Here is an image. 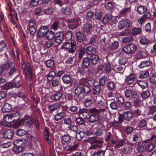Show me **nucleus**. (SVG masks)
Segmentation results:
<instances>
[{
    "instance_id": "nucleus-1",
    "label": "nucleus",
    "mask_w": 156,
    "mask_h": 156,
    "mask_svg": "<svg viewBox=\"0 0 156 156\" xmlns=\"http://www.w3.org/2000/svg\"><path fill=\"white\" fill-rule=\"evenodd\" d=\"M76 43L73 40L66 42L61 47L65 49L68 52L73 53L76 50Z\"/></svg>"
},
{
    "instance_id": "nucleus-2",
    "label": "nucleus",
    "mask_w": 156,
    "mask_h": 156,
    "mask_svg": "<svg viewBox=\"0 0 156 156\" xmlns=\"http://www.w3.org/2000/svg\"><path fill=\"white\" fill-rule=\"evenodd\" d=\"M20 116V113L18 112H17L6 115L4 117L3 119L6 122L11 123L18 119Z\"/></svg>"
},
{
    "instance_id": "nucleus-3",
    "label": "nucleus",
    "mask_w": 156,
    "mask_h": 156,
    "mask_svg": "<svg viewBox=\"0 0 156 156\" xmlns=\"http://www.w3.org/2000/svg\"><path fill=\"white\" fill-rule=\"evenodd\" d=\"M22 67L23 69V73L25 75L28 76L30 79H32V75L31 72V68L29 63L24 62L23 63Z\"/></svg>"
},
{
    "instance_id": "nucleus-4",
    "label": "nucleus",
    "mask_w": 156,
    "mask_h": 156,
    "mask_svg": "<svg viewBox=\"0 0 156 156\" xmlns=\"http://www.w3.org/2000/svg\"><path fill=\"white\" fill-rule=\"evenodd\" d=\"M137 47L135 44L130 43L126 45L122 48V51L126 54H131L136 51Z\"/></svg>"
},
{
    "instance_id": "nucleus-5",
    "label": "nucleus",
    "mask_w": 156,
    "mask_h": 156,
    "mask_svg": "<svg viewBox=\"0 0 156 156\" xmlns=\"http://www.w3.org/2000/svg\"><path fill=\"white\" fill-rule=\"evenodd\" d=\"M118 25L119 29H122L131 27L132 25V23L131 21L128 19H124L120 20Z\"/></svg>"
},
{
    "instance_id": "nucleus-6",
    "label": "nucleus",
    "mask_w": 156,
    "mask_h": 156,
    "mask_svg": "<svg viewBox=\"0 0 156 156\" xmlns=\"http://www.w3.org/2000/svg\"><path fill=\"white\" fill-rule=\"evenodd\" d=\"M98 107L100 108L99 109L94 108L91 109V112H97L98 113H100L104 112L105 111L106 106L105 103L102 101H99L98 103Z\"/></svg>"
},
{
    "instance_id": "nucleus-7",
    "label": "nucleus",
    "mask_w": 156,
    "mask_h": 156,
    "mask_svg": "<svg viewBox=\"0 0 156 156\" xmlns=\"http://www.w3.org/2000/svg\"><path fill=\"white\" fill-rule=\"evenodd\" d=\"M48 30V26H41L37 31V36L40 37H43L45 36Z\"/></svg>"
},
{
    "instance_id": "nucleus-8",
    "label": "nucleus",
    "mask_w": 156,
    "mask_h": 156,
    "mask_svg": "<svg viewBox=\"0 0 156 156\" xmlns=\"http://www.w3.org/2000/svg\"><path fill=\"white\" fill-rule=\"evenodd\" d=\"M137 76L135 74L132 73L126 76L125 79V82L128 85L132 84L137 79Z\"/></svg>"
},
{
    "instance_id": "nucleus-9",
    "label": "nucleus",
    "mask_w": 156,
    "mask_h": 156,
    "mask_svg": "<svg viewBox=\"0 0 156 156\" xmlns=\"http://www.w3.org/2000/svg\"><path fill=\"white\" fill-rule=\"evenodd\" d=\"M50 98L53 101H62L65 99V96L62 93L58 92L51 96Z\"/></svg>"
},
{
    "instance_id": "nucleus-10",
    "label": "nucleus",
    "mask_w": 156,
    "mask_h": 156,
    "mask_svg": "<svg viewBox=\"0 0 156 156\" xmlns=\"http://www.w3.org/2000/svg\"><path fill=\"white\" fill-rule=\"evenodd\" d=\"M148 54L145 49H143L138 51L135 55V58L139 60L146 58Z\"/></svg>"
},
{
    "instance_id": "nucleus-11",
    "label": "nucleus",
    "mask_w": 156,
    "mask_h": 156,
    "mask_svg": "<svg viewBox=\"0 0 156 156\" xmlns=\"http://www.w3.org/2000/svg\"><path fill=\"white\" fill-rule=\"evenodd\" d=\"M89 112L90 114L89 117V121L91 122H94L97 121L99 119V116L98 115L100 113H98L97 112H91V109L89 110Z\"/></svg>"
},
{
    "instance_id": "nucleus-12",
    "label": "nucleus",
    "mask_w": 156,
    "mask_h": 156,
    "mask_svg": "<svg viewBox=\"0 0 156 156\" xmlns=\"http://www.w3.org/2000/svg\"><path fill=\"white\" fill-rule=\"evenodd\" d=\"M125 94L126 97L129 98H136L138 95L136 92L130 88L126 90L125 91Z\"/></svg>"
},
{
    "instance_id": "nucleus-13",
    "label": "nucleus",
    "mask_w": 156,
    "mask_h": 156,
    "mask_svg": "<svg viewBox=\"0 0 156 156\" xmlns=\"http://www.w3.org/2000/svg\"><path fill=\"white\" fill-rule=\"evenodd\" d=\"M124 142L125 140L124 139H120L119 141L116 138H113L111 140V143L112 144H115L118 143L115 146V147L116 148H119L123 146L124 144Z\"/></svg>"
},
{
    "instance_id": "nucleus-14",
    "label": "nucleus",
    "mask_w": 156,
    "mask_h": 156,
    "mask_svg": "<svg viewBox=\"0 0 156 156\" xmlns=\"http://www.w3.org/2000/svg\"><path fill=\"white\" fill-rule=\"evenodd\" d=\"M113 20L112 22L114 23H116V19L113 17L112 15H106L104 16L102 20V22L103 23L106 24L108 23H110L112 20Z\"/></svg>"
},
{
    "instance_id": "nucleus-15",
    "label": "nucleus",
    "mask_w": 156,
    "mask_h": 156,
    "mask_svg": "<svg viewBox=\"0 0 156 156\" xmlns=\"http://www.w3.org/2000/svg\"><path fill=\"white\" fill-rule=\"evenodd\" d=\"M60 107V104L58 103H56L48 105L47 108L50 112H52L59 109Z\"/></svg>"
},
{
    "instance_id": "nucleus-16",
    "label": "nucleus",
    "mask_w": 156,
    "mask_h": 156,
    "mask_svg": "<svg viewBox=\"0 0 156 156\" xmlns=\"http://www.w3.org/2000/svg\"><path fill=\"white\" fill-rule=\"evenodd\" d=\"M64 39V35L62 32L57 33L55 35V41L57 43H61L63 41Z\"/></svg>"
},
{
    "instance_id": "nucleus-17",
    "label": "nucleus",
    "mask_w": 156,
    "mask_h": 156,
    "mask_svg": "<svg viewBox=\"0 0 156 156\" xmlns=\"http://www.w3.org/2000/svg\"><path fill=\"white\" fill-rule=\"evenodd\" d=\"M79 146L78 144H76L73 145H68L66 146L64 148L65 151H73L78 148Z\"/></svg>"
},
{
    "instance_id": "nucleus-18",
    "label": "nucleus",
    "mask_w": 156,
    "mask_h": 156,
    "mask_svg": "<svg viewBox=\"0 0 156 156\" xmlns=\"http://www.w3.org/2000/svg\"><path fill=\"white\" fill-rule=\"evenodd\" d=\"M22 122L24 125L30 126L33 122V120L32 118L30 117L24 118L22 120Z\"/></svg>"
},
{
    "instance_id": "nucleus-19",
    "label": "nucleus",
    "mask_w": 156,
    "mask_h": 156,
    "mask_svg": "<svg viewBox=\"0 0 156 156\" xmlns=\"http://www.w3.org/2000/svg\"><path fill=\"white\" fill-rule=\"evenodd\" d=\"M92 27L93 25L92 23H87L84 26L83 31L84 33H86L87 34H88L90 33Z\"/></svg>"
},
{
    "instance_id": "nucleus-20",
    "label": "nucleus",
    "mask_w": 156,
    "mask_h": 156,
    "mask_svg": "<svg viewBox=\"0 0 156 156\" xmlns=\"http://www.w3.org/2000/svg\"><path fill=\"white\" fill-rule=\"evenodd\" d=\"M16 84L10 82L5 83L4 85V88L5 89H9L13 87H16L18 88L20 86V84H19L18 85H16Z\"/></svg>"
},
{
    "instance_id": "nucleus-21",
    "label": "nucleus",
    "mask_w": 156,
    "mask_h": 156,
    "mask_svg": "<svg viewBox=\"0 0 156 156\" xmlns=\"http://www.w3.org/2000/svg\"><path fill=\"white\" fill-rule=\"evenodd\" d=\"M12 109V105L8 103H5L2 108V111L4 113L9 112Z\"/></svg>"
},
{
    "instance_id": "nucleus-22",
    "label": "nucleus",
    "mask_w": 156,
    "mask_h": 156,
    "mask_svg": "<svg viewBox=\"0 0 156 156\" xmlns=\"http://www.w3.org/2000/svg\"><path fill=\"white\" fill-rule=\"evenodd\" d=\"M66 116V113L64 112H61L57 114L54 116V119L56 121L61 120Z\"/></svg>"
},
{
    "instance_id": "nucleus-23",
    "label": "nucleus",
    "mask_w": 156,
    "mask_h": 156,
    "mask_svg": "<svg viewBox=\"0 0 156 156\" xmlns=\"http://www.w3.org/2000/svg\"><path fill=\"white\" fill-rule=\"evenodd\" d=\"M151 16V14L150 12H147L138 19V22L139 23L142 24L146 18H149Z\"/></svg>"
},
{
    "instance_id": "nucleus-24",
    "label": "nucleus",
    "mask_w": 156,
    "mask_h": 156,
    "mask_svg": "<svg viewBox=\"0 0 156 156\" xmlns=\"http://www.w3.org/2000/svg\"><path fill=\"white\" fill-rule=\"evenodd\" d=\"M13 135V130L12 129H8L4 133L3 136L4 138L10 139L12 137Z\"/></svg>"
},
{
    "instance_id": "nucleus-25",
    "label": "nucleus",
    "mask_w": 156,
    "mask_h": 156,
    "mask_svg": "<svg viewBox=\"0 0 156 156\" xmlns=\"http://www.w3.org/2000/svg\"><path fill=\"white\" fill-rule=\"evenodd\" d=\"M62 80L64 83L68 84L70 83L71 78L69 75L65 74L62 76Z\"/></svg>"
},
{
    "instance_id": "nucleus-26",
    "label": "nucleus",
    "mask_w": 156,
    "mask_h": 156,
    "mask_svg": "<svg viewBox=\"0 0 156 156\" xmlns=\"http://www.w3.org/2000/svg\"><path fill=\"white\" fill-rule=\"evenodd\" d=\"M155 147V145L153 143H150L146 144L145 146V151L147 152H150L153 151Z\"/></svg>"
},
{
    "instance_id": "nucleus-27",
    "label": "nucleus",
    "mask_w": 156,
    "mask_h": 156,
    "mask_svg": "<svg viewBox=\"0 0 156 156\" xmlns=\"http://www.w3.org/2000/svg\"><path fill=\"white\" fill-rule=\"evenodd\" d=\"M76 39L79 42H82L85 39L84 35L80 32H77L76 33Z\"/></svg>"
},
{
    "instance_id": "nucleus-28",
    "label": "nucleus",
    "mask_w": 156,
    "mask_h": 156,
    "mask_svg": "<svg viewBox=\"0 0 156 156\" xmlns=\"http://www.w3.org/2000/svg\"><path fill=\"white\" fill-rule=\"evenodd\" d=\"M86 51L89 55L94 54L96 53V49L94 47L90 46L87 48Z\"/></svg>"
},
{
    "instance_id": "nucleus-29",
    "label": "nucleus",
    "mask_w": 156,
    "mask_h": 156,
    "mask_svg": "<svg viewBox=\"0 0 156 156\" xmlns=\"http://www.w3.org/2000/svg\"><path fill=\"white\" fill-rule=\"evenodd\" d=\"M107 104H110V108L112 109H116L117 108V105L116 102L113 99L108 100L107 101Z\"/></svg>"
},
{
    "instance_id": "nucleus-30",
    "label": "nucleus",
    "mask_w": 156,
    "mask_h": 156,
    "mask_svg": "<svg viewBox=\"0 0 156 156\" xmlns=\"http://www.w3.org/2000/svg\"><path fill=\"white\" fill-rule=\"evenodd\" d=\"M90 62L93 65L97 64L99 61V57L97 55H92L90 58Z\"/></svg>"
},
{
    "instance_id": "nucleus-31",
    "label": "nucleus",
    "mask_w": 156,
    "mask_h": 156,
    "mask_svg": "<svg viewBox=\"0 0 156 156\" xmlns=\"http://www.w3.org/2000/svg\"><path fill=\"white\" fill-rule=\"evenodd\" d=\"M43 134L45 138L48 143L50 144H51V141L49 139V129L48 128H46L43 131Z\"/></svg>"
},
{
    "instance_id": "nucleus-32",
    "label": "nucleus",
    "mask_w": 156,
    "mask_h": 156,
    "mask_svg": "<svg viewBox=\"0 0 156 156\" xmlns=\"http://www.w3.org/2000/svg\"><path fill=\"white\" fill-rule=\"evenodd\" d=\"M82 66L83 68H87L90 65V60L87 57L84 58L82 60Z\"/></svg>"
},
{
    "instance_id": "nucleus-33",
    "label": "nucleus",
    "mask_w": 156,
    "mask_h": 156,
    "mask_svg": "<svg viewBox=\"0 0 156 156\" xmlns=\"http://www.w3.org/2000/svg\"><path fill=\"white\" fill-rule=\"evenodd\" d=\"M62 10L63 13L66 15H69L72 13V9L68 6L62 8Z\"/></svg>"
},
{
    "instance_id": "nucleus-34",
    "label": "nucleus",
    "mask_w": 156,
    "mask_h": 156,
    "mask_svg": "<svg viewBox=\"0 0 156 156\" xmlns=\"http://www.w3.org/2000/svg\"><path fill=\"white\" fill-rule=\"evenodd\" d=\"M133 113L129 111L125 112L124 114V118L126 120H129L133 117Z\"/></svg>"
},
{
    "instance_id": "nucleus-35",
    "label": "nucleus",
    "mask_w": 156,
    "mask_h": 156,
    "mask_svg": "<svg viewBox=\"0 0 156 156\" xmlns=\"http://www.w3.org/2000/svg\"><path fill=\"white\" fill-rule=\"evenodd\" d=\"M45 36L47 39L49 40H51L55 37L54 33L52 30H48Z\"/></svg>"
},
{
    "instance_id": "nucleus-36",
    "label": "nucleus",
    "mask_w": 156,
    "mask_h": 156,
    "mask_svg": "<svg viewBox=\"0 0 156 156\" xmlns=\"http://www.w3.org/2000/svg\"><path fill=\"white\" fill-rule=\"evenodd\" d=\"M136 84H137L142 89H146L148 87L147 83L146 82L139 81L136 82Z\"/></svg>"
},
{
    "instance_id": "nucleus-37",
    "label": "nucleus",
    "mask_w": 156,
    "mask_h": 156,
    "mask_svg": "<svg viewBox=\"0 0 156 156\" xmlns=\"http://www.w3.org/2000/svg\"><path fill=\"white\" fill-rule=\"evenodd\" d=\"M141 32V29L140 28H134L132 30L131 34L133 35H136Z\"/></svg>"
},
{
    "instance_id": "nucleus-38",
    "label": "nucleus",
    "mask_w": 156,
    "mask_h": 156,
    "mask_svg": "<svg viewBox=\"0 0 156 156\" xmlns=\"http://www.w3.org/2000/svg\"><path fill=\"white\" fill-rule=\"evenodd\" d=\"M88 140L90 143L101 144L102 142L101 141L98 140L96 137H90L88 139Z\"/></svg>"
},
{
    "instance_id": "nucleus-39",
    "label": "nucleus",
    "mask_w": 156,
    "mask_h": 156,
    "mask_svg": "<svg viewBox=\"0 0 156 156\" xmlns=\"http://www.w3.org/2000/svg\"><path fill=\"white\" fill-rule=\"evenodd\" d=\"M137 10L139 13L142 14L147 10V8L144 6H140L137 8Z\"/></svg>"
},
{
    "instance_id": "nucleus-40",
    "label": "nucleus",
    "mask_w": 156,
    "mask_h": 156,
    "mask_svg": "<svg viewBox=\"0 0 156 156\" xmlns=\"http://www.w3.org/2000/svg\"><path fill=\"white\" fill-rule=\"evenodd\" d=\"M23 150V147L21 146L14 147L13 149V151L16 153H18L22 152Z\"/></svg>"
},
{
    "instance_id": "nucleus-41",
    "label": "nucleus",
    "mask_w": 156,
    "mask_h": 156,
    "mask_svg": "<svg viewBox=\"0 0 156 156\" xmlns=\"http://www.w3.org/2000/svg\"><path fill=\"white\" fill-rule=\"evenodd\" d=\"M93 93L94 94L98 95L101 91V86L99 85H95L93 88Z\"/></svg>"
},
{
    "instance_id": "nucleus-42",
    "label": "nucleus",
    "mask_w": 156,
    "mask_h": 156,
    "mask_svg": "<svg viewBox=\"0 0 156 156\" xmlns=\"http://www.w3.org/2000/svg\"><path fill=\"white\" fill-rule=\"evenodd\" d=\"M150 42V40L145 37H142L139 41L140 43L142 44L145 45L148 44Z\"/></svg>"
},
{
    "instance_id": "nucleus-43",
    "label": "nucleus",
    "mask_w": 156,
    "mask_h": 156,
    "mask_svg": "<svg viewBox=\"0 0 156 156\" xmlns=\"http://www.w3.org/2000/svg\"><path fill=\"white\" fill-rule=\"evenodd\" d=\"M128 61V58L126 57H122L120 58L118 61V63L119 65H124Z\"/></svg>"
},
{
    "instance_id": "nucleus-44",
    "label": "nucleus",
    "mask_w": 156,
    "mask_h": 156,
    "mask_svg": "<svg viewBox=\"0 0 156 156\" xmlns=\"http://www.w3.org/2000/svg\"><path fill=\"white\" fill-rule=\"evenodd\" d=\"M72 137L68 135H65L62 137V140L67 143L70 142Z\"/></svg>"
},
{
    "instance_id": "nucleus-45",
    "label": "nucleus",
    "mask_w": 156,
    "mask_h": 156,
    "mask_svg": "<svg viewBox=\"0 0 156 156\" xmlns=\"http://www.w3.org/2000/svg\"><path fill=\"white\" fill-rule=\"evenodd\" d=\"M151 63V62L149 61L143 62L139 66V67L140 68H142L145 67H148L150 65Z\"/></svg>"
},
{
    "instance_id": "nucleus-46",
    "label": "nucleus",
    "mask_w": 156,
    "mask_h": 156,
    "mask_svg": "<svg viewBox=\"0 0 156 156\" xmlns=\"http://www.w3.org/2000/svg\"><path fill=\"white\" fill-rule=\"evenodd\" d=\"M15 66L14 63L11 62H6L4 64L3 66H2L3 67V68H4V70L7 69L8 68H11V67H13Z\"/></svg>"
},
{
    "instance_id": "nucleus-47",
    "label": "nucleus",
    "mask_w": 156,
    "mask_h": 156,
    "mask_svg": "<svg viewBox=\"0 0 156 156\" xmlns=\"http://www.w3.org/2000/svg\"><path fill=\"white\" fill-rule=\"evenodd\" d=\"M105 151L106 150H98L94 153L93 156H104Z\"/></svg>"
},
{
    "instance_id": "nucleus-48",
    "label": "nucleus",
    "mask_w": 156,
    "mask_h": 156,
    "mask_svg": "<svg viewBox=\"0 0 156 156\" xmlns=\"http://www.w3.org/2000/svg\"><path fill=\"white\" fill-rule=\"evenodd\" d=\"M149 75V72L147 71H144L141 73L139 76V78H144L147 77Z\"/></svg>"
},
{
    "instance_id": "nucleus-49",
    "label": "nucleus",
    "mask_w": 156,
    "mask_h": 156,
    "mask_svg": "<svg viewBox=\"0 0 156 156\" xmlns=\"http://www.w3.org/2000/svg\"><path fill=\"white\" fill-rule=\"evenodd\" d=\"M12 143L11 142L9 141L2 144H0V147L4 148H8L12 145Z\"/></svg>"
},
{
    "instance_id": "nucleus-50",
    "label": "nucleus",
    "mask_w": 156,
    "mask_h": 156,
    "mask_svg": "<svg viewBox=\"0 0 156 156\" xmlns=\"http://www.w3.org/2000/svg\"><path fill=\"white\" fill-rule=\"evenodd\" d=\"M104 5L106 9L110 10L113 8V4L112 2H108L105 3Z\"/></svg>"
},
{
    "instance_id": "nucleus-51",
    "label": "nucleus",
    "mask_w": 156,
    "mask_h": 156,
    "mask_svg": "<svg viewBox=\"0 0 156 156\" xmlns=\"http://www.w3.org/2000/svg\"><path fill=\"white\" fill-rule=\"evenodd\" d=\"M133 39V37L129 36L123 38L122 41L124 43H127L132 42Z\"/></svg>"
},
{
    "instance_id": "nucleus-52",
    "label": "nucleus",
    "mask_w": 156,
    "mask_h": 156,
    "mask_svg": "<svg viewBox=\"0 0 156 156\" xmlns=\"http://www.w3.org/2000/svg\"><path fill=\"white\" fill-rule=\"evenodd\" d=\"M85 136L84 133L83 131L78 132L76 134V137L78 140H80L83 139Z\"/></svg>"
},
{
    "instance_id": "nucleus-53",
    "label": "nucleus",
    "mask_w": 156,
    "mask_h": 156,
    "mask_svg": "<svg viewBox=\"0 0 156 156\" xmlns=\"http://www.w3.org/2000/svg\"><path fill=\"white\" fill-rule=\"evenodd\" d=\"M87 81V79L86 78H83L79 80L78 84L79 86H83L86 83Z\"/></svg>"
},
{
    "instance_id": "nucleus-54",
    "label": "nucleus",
    "mask_w": 156,
    "mask_h": 156,
    "mask_svg": "<svg viewBox=\"0 0 156 156\" xmlns=\"http://www.w3.org/2000/svg\"><path fill=\"white\" fill-rule=\"evenodd\" d=\"M27 133L26 131L22 129H19L16 131V134L17 135L19 136H23L24 135Z\"/></svg>"
},
{
    "instance_id": "nucleus-55",
    "label": "nucleus",
    "mask_w": 156,
    "mask_h": 156,
    "mask_svg": "<svg viewBox=\"0 0 156 156\" xmlns=\"http://www.w3.org/2000/svg\"><path fill=\"white\" fill-rule=\"evenodd\" d=\"M119 46V43L118 42L115 41L112 43L110 47L111 50H114L117 48Z\"/></svg>"
},
{
    "instance_id": "nucleus-56",
    "label": "nucleus",
    "mask_w": 156,
    "mask_h": 156,
    "mask_svg": "<svg viewBox=\"0 0 156 156\" xmlns=\"http://www.w3.org/2000/svg\"><path fill=\"white\" fill-rule=\"evenodd\" d=\"M6 46V44L4 41H0V52H2L4 50Z\"/></svg>"
},
{
    "instance_id": "nucleus-57",
    "label": "nucleus",
    "mask_w": 156,
    "mask_h": 156,
    "mask_svg": "<svg viewBox=\"0 0 156 156\" xmlns=\"http://www.w3.org/2000/svg\"><path fill=\"white\" fill-rule=\"evenodd\" d=\"M46 64L48 67L51 68L54 66L55 63L53 60H48L46 62Z\"/></svg>"
},
{
    "instance_id": "nucleus-58",
    "label": "nucleus",
    "mask_w": 156,
    "mask_h": 156,
    "mask_svg": "<svg viewBox=\"0 0 156 156\" xmlns=\"http://www.w3.org/2000/svg\"><path fill=\"white\" fill-rule=\"evenodd\" d=\"M107 80L106 76H102L100 79L99 83L100 86H103L105 85V82Z\"/></svg>"
},
{
    "instance_id": "nucleus-59",
    "label": "nucleus",
    "mask_w": 156,
    "mask_h": 156,
    "mask_svg": "<svg viewBox=\"0 0 156 156\" xmlns=\"http://www.w3.org/2000/svg\"><path fill=\"white\" fill-rule=\"evenodd\" d=\"M105 132V131L104 130H102L101 129H98L96 132V134L97 136H103V134Z\"/></svg>"
},
{
    "instance_id": "nucleus-60",
    "label": "nucleus",
    "mask_w": 156,
    "mask_h": 156,
    "mask_svg": "<svg viewBox=\"0 0 156 156\" xmlns=\"http://www.w3.org/2000/svg\"><path fill=\"white\" fill-rule=\"evenodd\" d=\"M107 87L109 90H112L115 88V84L113 82H110L108 83Z\"/></svg>"
},
{
    "instance_id": "nucleus-61",
    "label": "nucleus",
    "mask_w": 156,
    "mask_h": 156,
    "mask_svg": "<svg viewBox=\"0 0 156 156\" xmlns=\"http://www.w3.org/2000/svg\"><path fill=\"white\" fill-rule=\"evenodd\" d=\"M150 95V92L148 90H147L142 94L141 97L143 99H145L149 97Z\"/></svg>"
},
{
    "instance_id": "nucleus-62",
    "label": "nucleus",
    "mask_w": 156,
    "mask_h": 156,
    "mask_svg": "<svg viewBox=\"0 0 156 156\" xmlns=\"http://www.w3.org/2000/svg\"><path fill=\"white\" fill-rule=\"evenodd\" d=\"M83 91V88L80 86L77 87L75 89V93L76 95H79Z\"/></svg>"
},
{
    "instance_id": "nucleus-63",
    "label": "nucleus",
    "mask_w": 156,
    "mask_h": 156,
    "mask_svg": "<svg viewBox=\"0 0 156 156\" xmlns=\"http://www.w3.org/2000/svg\"><path fill=\"white\" fill-rule=\"evenodd\" d=\"M56 75V73L55 71H50L48 74V80H52L53 79V77L55 75Z\"/></svg>"
},
{
    "instance_id": "nucleus-64",
    "label": "nucleus",
    "mask_w": 156,
    "mask_h": 156,
    "mask_svg": "<svg viewBox=\"0 0 156 156\" xmlns=\"http://www.w3.org/2000/svg\"><path fill=\"white\" fill-rule=\"evenodd\" d=\"M150 81L154 83H156V74L153 73L150 78Z\"/></svg>"
}]
</instances>
